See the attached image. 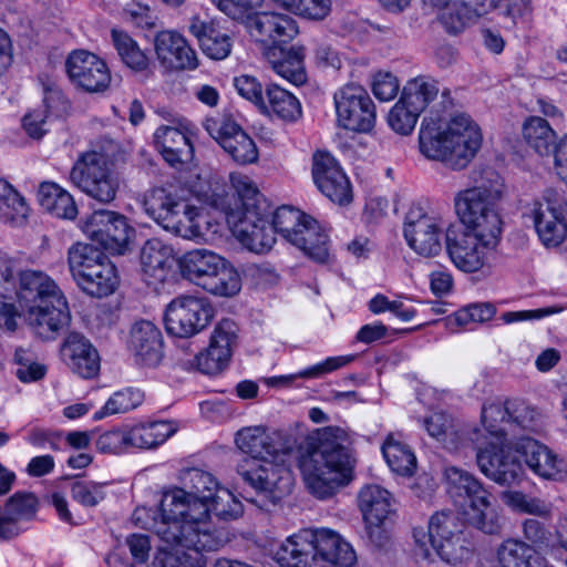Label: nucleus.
<instances>
[{
  "label": "nucleus",
  "mask_w": 567,
  "mask_h": 567,
  "mask_svg": "<svg viewBox=\"0 0 567 567\" xmlns=\"http://www.w3.org/2000/svg\"><path fill=\"white\" fill-rule=\"evenodd\" d=\"M230 190L231 188L225 183L216 181L203 194V202L215 209L227 213L233 209V199L235 197V193H230Z\"/></svg>",
  "instance_id": "338daca9"
},
{
  "label": "nucleus",
  "mask_w": 567,
  "mask_h": 567,
  "mask_svg": "<svg viewBox=\"0 0 567 567\" xmlns=\"http://www.w3.org/2000/svg\"><path fill=\"white\" fill-rule=\"evenodd\" d=\"M440 93L443 97V103L449 100L450 92L447 89L441 90L436 80L422 75L406 82L400 100L412 107V110L422 113L437 99Z\"/></svg>",
  "instance_id": "f704fd0d"
},
{
  "label": "nucleus",
  "mask_w": 567,
  "mask_h": 567,
  "mask_svg": "<svg viewBox=\"0 0 567 567\" xmlns=\"http://www.w3.org/2000/svg\"><path fill=\"white\" fill-rule=\"evenodd\" d=\"M103 488V484L76 481L72 484L71 494L81 505L93 507L105 498Z\"/></svg>",
  "instance_id": "0e129e2a"
},
{
  "label": "nucleus",
  "mask_w": 567,
  "mask_h": 567,
  "mask_svg": "<svg viewBox=\"0 0 567 567\" xmlns=\"http://www.w3.org/2000/svg\"><path fill=\"white\" fill-rule=\"evenodd\" d=\"M214 318V309L203 298L179 296L165 310V327L169 334L189 338L204 330Z\"/></svg>",
  "instance_id": "dca6fc26"
},
{
  "label": "nucleus",
  "mask_w": 567,
  "mask_h": 567,
  "mask_svg": "<svg viewBox=\"0 0 567 567\" xmlns=\"http://www.w3.org/2000/svg\"><path fill=\"white\" fill-rule=\"evenodd\" d=\"M474 187L462 190L463 193L480 192V197L499 202L504 192L502 176L492 167H484L473 172Z\"/></svg>",
  "instance_id": "603ef678"
},
{
  "label": "nucleus",
  "mask_w": 567,
  "mask_h": 567,
  "mask_svg": "<svg viewBox=\"0 0 567 567\" xmlns=\"http://www.w3.org/2000/svg\"><path fill=\"white\" fill-rule=\"evenodd\" d=\"M143 402V393L138 390L125 389L115 392L104 404V406L94 413V420H102L105 416L126 413L137 408Z\"/></svg>",
  "instance_id": "6e6d98bb"
},
{
  "label": "nucleus",
  "mask_w": 567,
  "mask_h": 567,
  "mask_svg": "<svg viewBox=\"0 0 567 567\" xmlns=\"http://www.w3.org/2000/svg\"><path fill=\"white\" fill-rule=\"evenodd\" d=\"M446 251L456 268L464 272H476L488 261V250L496 244H485L475 234L456 231L449 227L445 233Z\"/></svg>",
  "instance_id": "a211bd4d"
},
{
  "label": "nucleus",
  "mask_w": 567,
  "mask_h": 567,
  "mask_svg": "<svg viewBox=\"0 0 567 567\" xmlns=\"http://www.w3.org/2000/svg\"><path fill=\"white\" fill-rule=\"evenodd\" d=\"M159 539L164 543L162 538ZM165 544L166 547L158 548L150 567H202L198 557L186 551L189 548L166 542ZM190 549L198 553L194 548Z\"/></svg>",
  "instance_id": "3c124183"
},
{
  "label": "nucleus",
  "mask_w": 567,
  "mask_h": 567,
  "mask_svg": "<svg viewBox=\"0 0 567 567\" xmlns=\"http://www.w3.org/2000/svg\"><path fill=\"white\" fill-rule=\"evenodd\" d=\"M208 516L213 513L216 517L224 520L236 519L243 514V504L227 488L219 487L214 496L208 501Z\"/></svg>",
  "instance_id": "4d7b16f0"
},
{
  "label": "nucleus",
  "mask_w": 567,
  "mask_h": 567,
  "mask_svg": "<svg viewBox=\"0 0 567 567\" xmlns=\"http://www.w3.org/2000/svg\"><path fill=\"white\" fill-rule=\"evenodd\" d=\"M63 355L80 377L91 379L100 371V357L92 343L82 334L70 333L63 344Z\"/></svg>",
  "instance_id": "c756f323"
},
{
  "label": "nucleus",
  "mask_w": 567,
  "mask_h": 567,
  "mask_svg": "<svg viewBox=\"0 0 567 567\" xmlns=\"http://www.w3.org/2000/svg\"><path fill=\"white\" fill-rule=\"evenodd\" d=\"M68 266L76 286L91 297H107L118 285L115 266L93 244L72 245L68 250Z\"/></svg>",
  "instance_id": "423d86ee"
},
{
  "label": "nucleus",
  "mask_w": 567,
  "mask_h": 567,
  "mask_svg": "<svg viewBox=\"0 0 567 567\" xmlns=\"http://www.w3.org/2000/svg\"><path fill=\"white\" fill-rule=\"evenodd\" d=\"M496 313V308L489 302L473 303L456 311L453 316L449 317L447 326L453 324L457 327H465L471 322H485L491 320Z\"/></svg>",
  "instance_id": "13d9d810"
},
{
  "label": "nucleus",
  "mask_w": 567,
  "mask_h": 567,
  "mask_svg": "<svg viewBox=\"0 0 567 567\" xmlns=\"http://www.w3.org/2000/svg\"><path fill=\"white\" fill-rule=\"evenodd\" d=\"M13 295L29 305H43L51 299L63 297L55 281L38 270L19 271Z\"/></svg>",
  "instance_id": "c85d7f7f"
},
{
  "label": "nucleus",
  "mask_w": 567,
  "mask_h": 567,
  "mask_svg": "<svg viewBox=\"0 0 567 567\" xmlns=\"http://www.w3.org/2000/svg\"><path fill=\"white\" fill-rule=\"evenodd\" d=\"M463 524L452 511H441L430 518L427 530L413 529L416 555L432 559L436 554L442 560L457 565L467 560L472 550L462 536Z\"/></svg>",
  "instance_id": "39448f33"
},
{
  "label": "nucleus",
  "mask_w": 567,
  "mask_h": 567,
  "mask_svg": "<svg viewBox=\"0 0 567 567\" xmlns=\"http://www.w3.org/2000/svg\"><path fill=\"white\" fill-rule=\"evenodd\" d=\"M155 148L172 167L189 163L194 157V147L185 125H162L154 133Z\"/></svg>",
  "instance_id": "393cba45"
},
{
  "label": "nucleus",
  "mask_w": 567,
  "mask_h": 567,
  "mask_svg": "<svg viewBox=\"0 0 567 567\" xmlns=\"http://www.w3.org/2000/svg\"><path fill=\"white\" fill-rule=\"evenodd\" d=\"M143 207L145 213L164 228L175 212L185 207V199L166 188L156 187L145 194Z\"/></svg>",
  "instance_id": "e433bc0d"
},
{
  "label": "nucleus",
  "mask_w": 567,
  "mask_h": 567,
  "mask_svg": "<svg viewBox=\"0 0 567 567\" xmlns=\"http://www.w3.org/2000/svg\"><path fill=\"white\" fill-rule=\"evenodd\" d=\"M128 349L137 364L157 367L164 358L163 333L152 321H136L130 330Z\"/></svg>",
  "instance_id": "412c9836"
},
{
  "label": "nucleus",
  "mask_w": 567,
  "mask_h": 567,
  "mask_svg": "<svg viewBox=\"0 0 567 567\" xmlns=\"http://www.w3.org/2000/svg\"><path fill=\"white\" fill-rule=\"evenodd\" d=\"M179 267L186 279L213 295L230 297L240 290L238 272L212 250L187 251L181 258Z\"/></svg>",
  "instance_id": "6e6552de"
},
{
  "label": "nucleus",
  "mask_w": 567,
  "mask_h": 567,
  "mask_svg": "<svg viewBox=\"0 0 567 567\" xmlns=\"http://www.w3.org/2000/svg\"><path fill=\"white\" fill-rule=\"evenodd\" d=\"M236 238L252 252H268L276 243L275 231L271 224L254 212L248 210L235 226Z\"/></svg>",
  "instance_id": "bb28decb"
},
{
  "label": "nucleus",
  "mask_w": 567,
  "mask_h": 567,
  "mask_svg": "<svg viewBox=\"0 0 567 567\" xmlns=\"http://www.w3.org/2000/svg\"><path fill=\"white\" fill-rule=\"evenodd\" d=\"M39 507L38 498L28 492H17L4 506H0V540H11L24 532L22 524L34 519Z\"/></svg>",
  "instance_id": "4be33fe9"
},
{
  "label": "nucleus",
  "mask_w": 567,
  "mask_h": 567,
  "mask_svg": "<svg viewBox=\"0 0 567 567\" xmlns=\"http://www.w3.org/2000/svg\"><path fill=\"white\" fill-rule=\"evenodd\" d=\"M542 243L547 247L560 245L567 236V225L565 218L543 220L538 227H535Z\"/></svg>",
  "instance_id": "774afa93"
},
{
  "label": "nucleus",
  "mask_w": 567,
  "mask_h": 567,
  "mask_svg": "<svg viewBox=\"0 0 567 567\" xmlns=\"http://www.w3.org/2000/svg\"><path fill=\"white\" fill-rule=\"evenodd\" d=\"M71 182L91 198L109 204L116 197L118 177L110 157L97 151L82 153L70 172Z\"/></svg>",
  "instance_id": "1a4fd4ad"
},
{
  "label": "nucleus",
  "mask_w": 567,
  "mask_h": 567,
  "mask_svg": "<svg viewBox=\"0 0 567 567\" xmlns=\"http://www.w3.org/2000/svg\"><path fill=\"white\" fill-rule=\"evenodd\" d=\"M227 127L230 132L221 137L223 150L239 165L256 163L259 152L254 140L237 124Z\"/></svg>",
  "instance_id": "a19ab883"
},
{
  "label": "nucleus",
  "mask_w": 567,
  "mask_h": 567,
  "mask_svg": "<svg viewBox=\"0 0 567 567\" xmlns=\"http://www.w3.org/2000/svg\"><path fill=\"white\" fill-rule=\"evenodd\" d=\"M526 143L539 155H548L556 147V133L549 123L539 116H530L523 125Z\"/></svg>",
  "instance_id": "c03bdc74"
},
{
  "label": "nucleus",
  "mask_w": 567,
  "mask_h": 567,
  "mask_svg": "<svg viewBox=\"0 0 567 567\" xmlns=\"http://www.w3.org/2000/svg\"><path fill=\"white\" fill-rule=\"evenodd\" d=\"M279 434H269L262 426H248L236 434V444L244 453L254 460H261L266 464L247 463L248 468L241 466L238 473L249 486L262 494L272 504L278 503L290 494L293 487L291 473L282 467H276L269 458H276L287 452V447L279 443Z\"/></svg>",
  "instance_id": "7ed1b4c3"
},
{
  "label": "nucleus",
  "mask_w": 567,
  "mask_h": 567,
  "mask_svg": "<svg viewBox=\"0 0 567 567\" xmlns=\"http://www.w3.org/2000/svg\"><path fill=\"white\" fill-rule=\"evenodd\" d=\"M312 177L318 189L331 202L348 205L352 200L349 178L328 152L318 151L312 157Z\"/></svg>",
  "instance_id": "6ab92c4d"
},
{
  "label": "nucleus",
  "mask_w": 567,
  "mask_h": 567,
  "mask_svg": "<svg viewBox=\"0 0 567 567\" xmlns=\"http://www.w3.org/2000/svg\"><path fill=\"white\" fill-rule=\"evenodd\" d=\"M472 509L473 514L468 519L475 528L487 535H496L501 532V519L491 506L489 494L487 495L486 505H476V507L472 506Z\"/></svg>",
  "instance_id": "680f3d73"
},
{
  "label": "nucleus",
  "mask_w": 567,
  "mask_h": 567,
  "mask_svg": "<svg viewBox=\"0 0 567 567\" xmlns=\"http://www.w3.org/2000/svg\"><path fill=\"white\" fill-rule=\"evenodd\" d=\"M522 530L524 542L532 546L535 551L554 553L559 549L557 537L554 538L550 530L538 519H525Z\"/></svg>",
  "instance_id": "864d4df0"
},
{
  "label": "nucleus",
  "mask_w": 567,
  "mask_h": 567,
  "mask_svg": "<svg viewBox=\"0 0 567 567\" xmlns=\"http://www.w3.org/2000/svg\"><path fill=\"white\" fill-rule=\"evenodd\" d=\"M358 503L367 524H382L392 512V495L377 484L363 486L358 494Z\"/></svg>",
  "instance_id": "c9c22d12"
},
{
  "label": "nucleus",
  "mask_w": 567,
  "mask_h": 567,
  "mask_svg": "<svg viewBox=\"0 0 567 567\" xmlns=\"http://www.w3.org/2000/svg\"><path fill=\"white\" fill-rule=\"evenodd\" d=\"M303 60L305 48L301 45L285 47L282 53L274 55L272 60L267 59L277 74L295 85H301L307 80Z\"/></svg>",
  "instance_id": "ea45409f"
},
{
  "label": "nucleus",
  "mask_w": 567,
  "mask_h": 567,
  "mask_svg": "<svg viewBox=\"0 0 567 567\" xmlns=\"http://www.w3.org/2000/svg\"><path fill=\"white\" fill-rule=\"evenodd\" d=\"M318 567L352 566L357 559L352 546L329 528L312 529Z\"/></svg>",
  "instance_id": "b1692460"
},
{
  "label": "nucleus",
  "mask_w": 567,
  "mask_h": 567,
  "mask_svg": "<svg viewBox=\"0 0 567 567\" xmlns=\"http://www.w3.org/2000/svg\"><path fill=\"white\" fill-rule=\"evenodd\" d=\"M289 243L302 250L316 262L326 264L329 260L328 235L311 216L296 235L292 236Z\"/></svg>",
  "instance_id": "72a5a7b5"
},
{
  "label": "nucleus",
  "mask_w": 567,
  "mask_h": 567,
  "mask_svg": "<svg viewBox=\"0 0 567 567\" xmlns=\"http://www.w3.org/2000/svg\"><path fill=\"white\" fill-rule=\"evenodd\" d=\"M566 212L567 199L564 195L555 188H547L542 198L534 203L532 215L535 227H538L543 220L565 218Z\"/></svg>",
  "instance_id": "8fccbe9b"
},
{
  "label": "nucleus",
  "mask_w": 567,
  "mask_h": 567,
  "mask_svg": "<svg viewBox=\"0 0 567 567\" xmlns=\"http://www.w3.org/2000/svg\"><path fill=\"white\" fill-rule=\"evenodd\" d=\"M175 432L176 426L167 421L138 424L128 430V444L137 449H155Z\"/></svg>",
  "instance_id": "79ce46f5"
},
{
  "label": "nucleus",
  "mask_w": 567,
  "mask_h": 567,
  "mask_svg": "<svg viewBox=\"0 0 567 567\" xmlns=\"http://www.w3.org/2000/svg\"><path fill=\"white\" fill-rule=\"evenodd\" d=\"M444 220L429 214L422 206L413 205L405 214L403 235L409 247L419 256L433 258L442 251Z\"/></svg>",
  "instance_id": "2eb2a0df"
},
{
  "label": "nucleus",
  "mask_w": 567,
  "mask_h": 567,
  "mask_svg": "<svg viewBox=\"0 0 567 567\" xmlns=\"http://www.w3.org/2000/svg\"><path fill=\"white\" fill-rule=\"evenodd\" d=\"M460 433L463 436L462 445L468 442L476 450L477 466L487 478L502 486H513L522 481L523 465L514 452L503 447L505 439L487 441L485 429L476 426L463 427Z\"/></svg>",
  "instance_id": "0eeeda50"
},
{
  "label": "nucleus",
  "mask_w": 567,
  "mask_h": 567,
  "mask_svg": "<svg viewBox=\"0 0 567 567\" xmlns=\"http://www.w3.org/2000/svg\"><path fill=\"white\" fill-rule=\"evenodd\" d=\"M538 415L534 406L520 399L494 401L483 406L482 423L491 437L506 439L516 429L533 430Z\"/></svg>",
  "instance_id": "ddd939ff"
},
{
  "label": "nucleus",
  "mask_w": 567,
  "mask_h": 567,
  "mask_svg": "<svg viewBox=\"0 0 567 567\" xmlns=\"http://www.w3.org/2000/svg\"><path fill=\"white\" fill-rule=\"evenodd\" d=\"M71 319L65 297L43 305H29L25 320L33 332L44 340L55 339Z\"/></svg>",
  "instance_id": "aec40b11"
},
{
  "label": "nucleus",
  "mask_w": 567,
  "mask_h": 567,
  "mask_svg": "<svg viewBox=\"0 0 567 567\" xmlns=\"http://www.w3.org/2000/svg\"><path fill=\"white\" fill-rule=\"evenodd\" d=\"M29 216L24 198L4 179L0 178V220L22 225Z\"/></svg>",
  "instance_id": "49530a36"
},
{
  "label": "nucleus",
  "mask_w": 567,
  "mask_h": 567,
  "mask_svg": "<svg viewBox=\"0 0 567 567\" xmlns=\"http://www.w3.org/2000/svg\"><path fill=\"white\" fill-rule=\"evenodd\" d=\"M337 123L340 127L368 133L375 124V106L367 90L359 84H347L333 96Z\"/></svg>",
  "instance_id": "4468645a"
},
{
  "label": "nucleus",
  "mask_w": 567,
  "mask_h": 567,
  "mask_svg": "<svg viewBox=\"0 0 567 567\" xmlns=\"http://www.w3.org/2000/svg\"><path fill=\"white\" fill-rule=\"evenodd\" d=\"M173 250L159 239L147 240L141 250L143 272L156 281H164L172 267Z\"/></svg>",
  "instance_id": "4c0bfd02"
},
{
  "label": "nucleus",
  "mask_w": 567,
  "mask_h": 567,
  "mask_svg": "<svg viewBox=\"0 0 567 567\" xmlns=\"http://www.w3.org/2000/svg\"><path fill=\"white\" fill-rule=\"evenodd\" d=\"M111 37L120 59L126 66L137 72L147 69L150 60L131 35L113 29Z\"/></svg>",
  "instance_id": "de8ad7c7"
},
{
  "label": "nucleus",
  "mask_w": 567,
  "mask_h": 567,
  "mask_svg": "<svg viewBox=\"0 0 567 567\" xmlns=\"http://www.w3.org/2000/svg\"><path fill=\"white\" fill-rule=\"evenodd\" d=\"M481 143L478 127L465 114L455 115L449 122L426 116L419 134L421 153L452 169L465 168L476 155Z\"/></svg>",
  "instance_id": "20e7f679"
},
{
  "label": "nucleus",
  "mask_w": 567,
  "mask_h": 567,
  "mask_svg": "<svg viewBox=\"0 0 567 567\" xmlns=\"http://www.w3.org/2000/svg\"><path fill=\"white\" fill-rule=\"evenodd\" d=\"M231 354L221 351L219 348L208 347L205 351L198 353L195 359L198 370L205 374H217L228 364Z\"/></svg>",
  "instance_id": "e2e57ef3"
},
{
  "label": "nucleus",
  "mask_w": 567,
  "mask_h": 567,
  "mask_svg": "<svg viewBox=\"0 0 567 567\" xmlns=\"http://www.w3.org/2000/svg\"><path fill=\"white\" fill-rule=\"evenodd\" d=\"M237 326L233 320H220L210 337L209 347L219 348V350L231 354L237 341Z\"/></svg>",
  "instance_id": "69168bd1"
},
{
  "label": "nucleus",
  "mask_w": 567,
  "mask_h": 567,
  "mask_svg": "<svg viewBox=\"0 0 567 567\" xmlns=\"http://www.w3.org/2000/svg\"><path fill=\"white\" fill-rule=\"evenodd\" d=\"M312 539L311 528L289 536L275 551V560L281 567H318Z\"/></svg>",
  "instance_id": "cd10ccee"
},
{
  "label": "nucleus",
  "mask_w": 567,
  "mask_h": 567,
  "mask_svg": "<svg viewBox=\"0 0 567 567\" xmlns=\"http://www.w3.org/2000/svg\"><path fill=\"white\" fill-rule=\"evenodd\" d=\"M65 69L71 82L89 93L104 92L111 83L106 63L85 50L73 51L66 59Z\"/></svg>",
  "instance_id": "f3484780"
},
{
  "label": "nucleus",
  "mask_w": 567,
  "mask_h": 567,
  "mask_svg": "<svg viewBox=\"0 0 567 567\" xmlns=\"http://www.w3.org/2000/svg\"><path fill=\"white\" fill-rule=\"evenodd\" d=\"M383 456L389 467L402 476H411L416 468V457L410 446L393 434H389L382 445Z\"/></svg>",
  "instance_id": "37998d69"
},
{
  "label": "nucleus",
  "mask_w": 567,
  "mask_h": 567,
  "mask_svg": "<svg viewBox=\"0 0 567 567\" xmlns=\"http://www.w3.org/2000/svg\"><path fill=\"white\" fill-rule=\"evenodd\" d=\"M268 110L285 122H296L301 117V104L289 91L277 84H270L266 89Z\"/></svg>",
  "instance_id": "a18cd8bd"
},
{
  "label": "nucleus",
  "mask_w": 567,
  "mask_h": 567,
  "mask_svg": "<svg viewBox=\"0 0 567 567\" xmlns=\"http://www.w3.org/2000/svg\"><path fill=\"white\" fill-rule=\"evenodd\" d=\"M478 14L465 3H454L440 16V21L449 33L463 31Z\"/></svg>",
  "instance_id": "bf43d9fd"
},
{
  "label": "nucleus",
  "mask_w": 567,
  "mask_h": 567,
  "mask_svg": "<svg viewBox=\"0 0 567 567\" xmlns=\"http://www.w3.org/2000/svg\"><path fill=\"white\" fill-rule=\"evenodd\" d=\"M454 206L465 227L463 233L475 234L485 244L498 243L503 223L497 202L480 197V192H458Z\"/></svg>",
  "instance_id": "9d476101"
},
{
  "label": "nucleus",
  "mask_w": 567,
  "mask_h": 567,
  "mask_svg": "<svg viewBox=\"0 0 567 567\" xmlns=\"http://www.w3.org/2000/svg\"><path fill=\"white\" fill-rule=\"evenodd\" d=\"M347 432L327 426L318 432L317 443L303 455L300 468L309 491L318 498L331 497L351 476L354 460L347 446Z\"/></svg>",
  "instance_id": "f03ea898"
},
{
  "label": "nucleus",
  "mask_w": 567,
  "mask_h": 567,
  "mask_svg": "<svg viewBox=\"0 0 567 567\" xmlns=\"http://www.w3.org/2000/svg\"><path fill=\"white\" fill-rule=\"evenodd\" d=\"M310 216L292 206H281L274 213L271 226L287 241L302 227Z\"/></svg>",
  "instance_id": "5fc2aeb1"
},
{
  "label": "nucleus",
  "mask_w": 567,
  "mask_h": 567,
  "mask_svg": "<svg viewBox=\"0 0 567 567\" xmlns=\"http://www.w3.org/2000/svg\"><path fill=\"white\" fill-rule=\"evenodd\" d=\"M188 30L197 39L202 52L207 58L220 61L229 56L233 40L229 34L218 29L213 22L194 17L190 19Z\"/></svg>",
  "instance_id": "7c9ffc66"
},
{
  "label": "nucleus",
  "mask_w": 567,
  "mask_h": 567,
  "mask_svg": "<svg viewBox=\"0 0 567 567\" xmlns=\"http://www.w3.org/2000/svg\"><path fill=\"white\" fill-rule=\"evenodd\" d=\"M527 466L545 480L567 481V461L559 458L546 445L526 439L522 445Z\"/></svg>",
  "instance_id": "a878e982"
},
{
  "label": "nucleus",
  "mask_w": 567,
  "mask_h": 567,
  "mask_svg": "<svg viewBox=\"0 0 567 567\" xmlns=\"http://www.w3.org/2000/svg\"><path fill=\"white\" fill-rule=\"evenodd\" d=\"M246 28L251 39L260 47L266 59L282 53L299 33L297 21L289 14L278 11H258L246 19Z\"/></svg>",
  "instance_id": "9b49d317"
},
{
  "label": "nucleus",
  "mask_w": 567,
  "mask_h": 567,
  "mask_svg": "<svg viewBox=\"0 0 567 567\" xmlns=\"http://www.w3.org/2000/svg\"><path fill=\"white\" fill-rule=\"evenodd\" d=\"M179 481L182 487L163 495L152 530L167 544L197 551L220 549L230 540L229 534L208 523L207 507L220 485L210 473L199 468L182 470Z\"/></svg>",
  "instance_id": "f257e3e1"
},
{
  "label": "nucleus",
  "mask_w": 567,
  "mask_h": 567,
  "mask_svg": "<svg viewBox=\"0 0 567 567\" xmlns=\"http://www.w3.org/2000/svg\"><path fill=\"white\" fill-rule=\"evenodd\" d=\"M38 200L43 209L59 218L73 219L78 215V207L73 197L55 183H41L38 190Z\"/></svg>",
  "instance_id": "58836bf2"
},
{
  "label": "nucleus",
  "mask_w": 567,
  "mask_h": 567,
  "mask_svg": "<svg viewBox=\"0 0 567 567\" xmlns=\"http://www.w3.org/2000/svg\"><path fill=\"white\" fill-rule=\"evenodd\" d=\"M81 228L92 243L112 255L125 254L135 236V229L124 215L106 209L93 212Z\"/></svg>",
  "instance_id": "f8f14e48"
},
{
  "label": "nucleus",
  "mask_w": 567,
  "mask_h": 567,
  "mask_svg": "<svg viewBox=\"0 0 567 567\" xmlns=\"http://www.w3.org/2000/svg\"><path fill=\"white\" fill-rule=\"evenodd\" d=\"M496 561L499 567H550L544 556L516 538H507L497 546Z\"/></svg>",
  "instance_id": "473e14b6"
},
{
  "label": "nucleus",
  "mask_w": 567,
  "mask_h": 567,
  "mask_svg": "<svg viewBox=\"0 0 567 567\" xmlns=\"http://www.w3.org/2000/svg\"><path fill=\"white\" fill-rule=\"evenodd\" d=\"M420 112L412 110L406 103L399 100L391 109L388 122L396 133L409 135L415 127Z\"/></svg>",
  "instance_id": "052dcab7"
},
{
  "label": "nucleus",
  "mask_w": 567,
  "mask_h": 567,
  "mask_svg": "<svg viewBox=\"0 0 567 567\" xmlns=\"http://www.w3.org/2000/svg\"><path fill=\"white\" fill-rule=\"evenodd\" d=\"M444 477L446 491L455 502L470 499L474 507L487 504L488 492L470 472L456 466H447L444 471Z\"/></svg>",
  "instance_id": "2f4dec72"
},
{
  "label": "nucleus",
  "mask_w": 567,
  "mask_h": 567,
  "mask_svg": "<svg viewBox=\"0 0 567 567\" xmlns=\"http://www.w3.org/2000/svg\"><path fill=\"white\" fill-rule=\"evenodd\" d=\"M199 213L185 200V207L178 208L164 229L186 239L199 240L204 235L199 225Z\"/></svg>",
  "instance_id": "09e8293b"
},
{
  "label": "nucleus",
  "mask_w": 567,
  "mask_h": 567,
  "mask_svg": "<svg viewBox=\"0 0 567 567\" xmlns=\"http://www.w3.org/2000/svg\"><path fill=\"white\" fill-rule=\"evenodd\" d=\"M154 47L159 63L168 70H195L198 66L195 50L178 32H157Z\"/></svg>",
  "instance_id": "5701e85b"
}]
</instances>
